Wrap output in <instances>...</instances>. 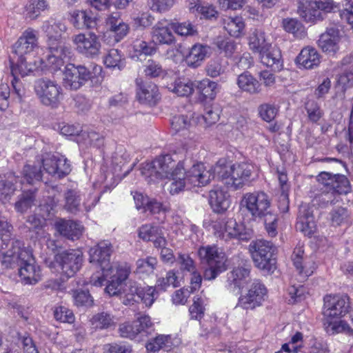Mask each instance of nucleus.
I'll use <instances>...</instances> for the list:
<instances>
[{
  "label": "nucleus",
  "mask_w": 353,
  "mask_h": 353,
  "mask_svg": "<svg viewBox=\"0 0 353 353\" xmlns=\"http://www.w3.org/2000/svg\"><path fill=\"white\" fill-rule=\"evenodd\" d=\"M184 170L183 163H176L169 154L159 157L152 162L143 164L140 169L141 175L148 179V183L168 179L169 182L165 185L172 195L183 191L185 188H190L185 179Z\"/></svg>",
  "instance_id": "1"
},
{
  "label": "nucleus",
  "mask_w": 353,
  "mask_h": 353,
  "mask_svg": "<svg viewBox=\"0 0 353 353\" xmlns=\"http://www.w3.org/2000/svg\"><path fill=\"white\" fill-rule=\"evenodd\" d=\"M21 245L20 241L6 243L3 248L8 250L3 252L1 263L6 268H17L24 284L34 285L41 279V270L30 252L21 248Z\"/></svg>",
  "instance_id": "2"
},
{
  "label": "nucleus",
  "mask_w": 353,
  "mask_h": 353,
  "mask_svg": "<svg viewBox=\"0 0 353 353\" xmlns=\"http://www.w3.org/2000/svg\"><path fill=\"white\" fill-rule=\"evenodd\" d=\"M317 181L323 185L321 194L316 198L322 208L349 201L346 197L351 193V187L345 175L323 172L317 176Z\"/></svg>",
  "instance_id": "3"
},
{
  "label": "nucleus",
  "mask_w": 353,
  "mask_h": 353,
  "mask_svg": "<svg viewBox=\"0 0 353 353\" xmlns=\"http://www.w3.org/2000/svg\"><path fill=\"white\" fill-rule=\"evenodd\" d=\"M253 166L241 162L226 164L225 160H219L214 167L218 179L228 188L237 190L250 181Z\"/></svg>",
  "instance_id": "4"
},
{
  "label": "nucleus",
  "mask_w": 353,
  "mask_h": 353,
  "mask_svg": "<svg viewBox=\"0 0 353 353\" xmlns=\"http://www.w3.org/2000/svg\"><path fill=\"white\" fill-rule=\"evenodd\" d=\"M350 307L347 296L326 295L324 297V311L326 323L335 332H347L353 335V329L345 321L339 320Z\"/></svg>",
  "instance_id": "5"
},
{
  "label": "nucleus",
  "mask_w": 353,
  "mask_h": 353,
  "mask_svg": "<svg viewBox=\"0 0 353 353\" xmlns=\"http://www.w3.org/2000/svg\"><path fill=\"white\" fill-rule=\"evenodd\" d=\"M198 255L201 263L208 266L203 272L205 280H214L228 269V257L225 253L216 245L200 247Z\"/></svg>",
  "instance_id": "6"
},
{
  "label": "nucleus",
  "mask_w": 353,
  "mask_h": 353,
  "mask_svg": "<svg viewBox=\"0 0 353 353\" xmlns=\"http://www.w3.org/2000/svg\"><path fill=\"white\" fill-rule=\"evenodd\" d=\"M249 250L255 266L267 272L272 273L276 269V259L273 257L276 248L273 243L263 239L252 241Z\"/></svg>",
  "instance_id": "7"
},
{
  "label": "nucleus",
  "mask_w": 353,
  "mask_h": 353,
  "mask_svg": "<svg viewBox=\"0 0 353 353\" xmlns=\"http://www.w3.org/2000/svg\"><path fill=\"white\" fill-rule=\"evenodd\" d=\"M336 8L332 0H302L299 4L298 13L306 22L314 23L322 20L325 13Z\"/></svg>",
  "instance_id": "8"
},
{
  "label": "nucleus",
  "mask_w": 353,
  "mask_h": 353,
  "mask_svg": "<svg viewBox=\"0 0 353 353\" xmlns=\"http://www.w3.org/2000/svg\"><path fill=\"white\" fill-rule=\"evenodd\" d=\"M241 203L255 220L263 218L272 211L270 196L263 191H254L245 194Z\"/></svg>",
  "instance_id": "9"
},
{
  "label": "nucleus",
  "mask_w": 353,
  "mask_h": 353,
  "mask_svg": "<svg viewBox=\"0 0 353 353\" xmlns=\"http://www.w3.org/2000/svg\"><path fill=\"white\" fill-rule=\"evenodd\" d=\"M216 234L225 241L231 239H237L247 241L252 237V230L246 228L244 225L238 223L233 219H222L214 225Z\"/></svg>",
  "instance_id": "10"
},
{
  "label": "nucleus",
  "mask_w": 353,
  "mask_h": 353,
  "mask_svg": "<svg viewBox=\"0 0 353 353\" xmlns=\"http://www.w3.org/2000/svg\"><path fill=\"white\" fill-rule=\"evenodd\" d=\"M34 90L40 102L52 108L58 107L61 97V88L54 81L47 78L36 81Z\"/></svg>",
  "instance_id": "11"
},
{
  "label": "nucleus",
  "mask_w": 353,
  "mask_h": 353,
  "mask_svg": "<svg viewBox=\"0 0 353 353\" xmlns=\"http://www.w3.org/2000/svg\"><path fill=\"white\" fill-rule=\"evenodd\" d=\"M105 26L107 30L103 34V40L110 46H114L123 40L130 29L119 12L109 14L105 19Z\"/></svg>",
  "instance_id": "12"
},
{
  "label": "nucleus",
  "mask_w": 353,
  "mask_h": 353,
  "mask_svg": "<svg viewBox=\"0 0 353 353\" xmlns=\"http://www.w3.org/2000/svg\"><path fill=\"white\" fill-rule=\"evenodd\" d=\"M54 263L61 269L62 273L67 277L73 276L81 268L83 253L79 250H69L58 253L54 256ZM53 262L49 265L52 267Z\"/></svg>",
  "instance_id": "13"
},
{
  "label": "nucleus",
  "mask_w": 353,
  "mask_h": 353,
  "mask_svg": "<svg viewBox=\"0 0 353 353\" xmlns=\"http://www.w3.org/2000/svg\"><path fill=\"white\" fill-rule=\"evenodd\" d=\"M92 77L90 70L84 65L68 64L63 72V85L66 89L77 90Z\"/></svg>",
  "instance_id": "14"
},
{
  "label": "nucleus",
  "mask_w": 353,
  "mask_h": 353,
  "mask_svg": "<svg viewBox=\"0 0 353 353\" xmlns=\"http://www.w3.org/2000/svg\"><path fill=\"white\" fill-rule=\"evenodd\" d=\"M12 80L11 85L12 92H14L18 98L21 99L24 94L23 88L20 82L19 76L24 77L32 72L34 70V65L28 63L25 57L12 55L10 57Z\"/></svg>",
  "instance_id": "15"
},
{
  "label": "nucleus",
  "mask_w": 353,
  "mask_h": 353,
  "mask_svg": "<svg viewBox=\"0 0 353 353\" xmlns=\"http://www.w3.org/2000/svg\"><path fill=\"white\" fill-rule=\"evenodd\" d=\"M267 290L265 285L259 280H255L245 295L239 297L237 306L245 310H254L261 305L266 295Z\"/></svg>",
  "instance_id": "16"
},
{
  "label": "nucleus",
  "mask_w": 353,
  "mask_h": 353,
  "mask_svg": "<svg viewBox=\"0 0 353 353\" xmlns=\"http://www.w3.org/2000/svg\"><path fill=\"white\" fill-rule=\"evenodd\" d=\"M77 50L87 57L93 58L99 54L101 43L94 33L78 34L72 37Z\"/></svg>",
  "instance_id": "17"
},
{
  "label": "nucleus",
  "mask_w": 353,
  "mask_h": 353,
  "mask_svg": "<svg viewBox=\"0 0 353 353\" xmlns=\"http://www.w3.org/2000/svg\"><path fill=\"white\" fill-rule=\"evenodd\" d=\"M238 265L228 274L229 288L235 291L243 288L250 280L251 265L246 259L236 257Z\"/></svg>",
  "instance_id": "18"
},
{
  "label": "nucleus",
  "mask_w": 353,
  "mask_h": 353,
  "mask_svg": "<svg viewBox=\"0 0 353 353\" xmlns=\"http://www.w3.org/2000/svg\"><path fill=\"white\" fill-rule=\"evenodd\" d=\"M112 252V245L108 241H102L91 248L89 251L90 262L98 265L103 274L112 270L110 264V256Z\"/></svg>",
  "instance_id": "19"
},
{
  "label": "nucleus",
  "mask_w": 353,
  "mask_h": 353,
  "mask_svg": "<svg viewBox=\"0 0 353 353\" xmlns=\"http://www.w3.org/2000/svg\"><path fill=\"white\" fill-rule=\"evenodd\" d=\"M37 48H38L37 32L32 28H28L13 46L12 55L25 57Z\"/></svg>",
  "instance_id": "20"
},
{
  "label": "nucleus",
  "mask_w": 353,
  "mask_h": 353,
  "mask_svg": "<svg viewBox=\"0 0 353 353\" xmlns=\"http://www.w3.org/2000/svg\"><path fill=\"white\" fill-rule=\"evenodd\" d=\"M216 174L212 173L210 170H207L201 163L193 165L192 167L185 172V179L190 188L194 186H204L207 185Z\"/></svg>",
  "instance_id": "21"
},
{
  "label": "nucleus",
  "mask_w": 353,
  "mask_h": 353,
  "mask_svg": "<svg viewBox=\"0 0 353 353\" xmlns=\"http://www.w3.org/2000/svg\"><path fill=\"white\" fill-rule=\"evenodd\" d=\"M312 208L308 204H301L299 208L296 229L305 236H310L316 230Z\"/></svg>",
  "instance_id": "22"
},
{
  "label": "nucleus",
  "mask_w": 353,
  "mask_h": 353,
  "mask_svg": "<svg viewBox=\"0 0 353 353\" xmlns=\"http://www.w3.org/2000/svg\"><path fill=\"white\" fill-rule=\"evenodd\" d=\"M49 54L46 56V66L56 71L64 64V59L70 53V48L63 43H50L48 46Z\"/></svg>",
  "instance_id": "23"
},
{
  "label": "nucleus",
  "mask_w": 353,
  "mask_h": 353,
  "mask_svg": "<svg viewBox=\"0 0 353 353\" xmlns=\"http://www.w3.org/2000/svg\"><path fill=\"white\" fill-rule=\"evenodd\" d=\"M168 25L167 20L162 19L152 28L150 36L154 45L171 46L175 43V37Z\"/></svg>",
  "instance_id": "24"
},
{
  "label": "nucleus",
  "mask_w": 353,
  "mask_h": 353,
  "mask_svg": "<svg viewBox=\"0 0 353 353\" xmlns=\"http://www.w3.org/2000/svg\"><path fill=\"white\" fill-rule=\"evenodd\" d=\"M137 97L144 104L154 105L161 99L158 87L150 82H143L142 79L136 80Z\"/></svg>",
  "instance_id": "25"
},
{
  "label": "nucleus",
  "mask_w": 353,
  "mask_h": 353,
  "mask_svg": "<svg viewBox=\"0 0 353 353\" xmlns=\"http://www.w3.org/2000/svg\"><path fill=\"white\" fill-rule=\"evenodd\" d=\"M292 260L299 275L303 279L310 276L315 270L314 261L304 256V250L301 246L294 248Z\"/></svg>",
  "instance_id": "26"
},
{
  "label": "nucleus",
  "mask_w": 353,
  "mask_h": 353,
  "mask_svg": "<svg viewBox=\"0 0 353 353\" xmlns=\"http://www.w3.org/2000/svg\"><path fill=\"white\" fill-rule=\"evenodd\" d=\"M339 30L336 28L332 27L327 28V30L321 34L318 40V46L323 52L334 54L339 49Z\"/></svg>",
  "instance_id": "27"
},
{
  "label": "nucleus",
  "mask_w": 353,
  "mask_h": 353,
  "mask_svg": "<svg viewBox=\"0 0 353 353\" xmlns=\"http://www.w3.org/2000/svg\"><path fill=\"white\" fill-rule=\"evenodd\" d=\"M139 236L143 241H152L154 247H163L167 243L162 230L157 225H142L139 230Z\"/></svg>",
  "instance_id": "28"
},
{
  "label": "nucleus",
  "mask_w": 353,
  "mask_h": 353,
  "mask_svg": "<svg viewBox=\"0 0 353 353\" xmlns=\"http://www.w3.org/2000/svg\"><path fill=\"white\" fill-rule=\"evenodd\" d=\"M54 228L61 235L71 240L79 239L83 228L79 222L65 219L57 221Z\"/></svg>",
  "instance_id": "29"
},
{
  "label": "nucleus",
  "mask_w": 353,
  "mask_h": 353,
  "mask_svg": "<svg viewBox=\"0 0 353 353\" xmlns=\"http://www.w3.org/2000/svg\"><path fill=\"white\" fill-rule=\"evenodd\" d=\"M209 203L214 212L223 213L230 205L229 194L219 188H216L209 192Z\"/></svg>",
  "instance_id": "30"
},
{
  "label": "nucleus",
  "mask_w": 353,
  "mask_h": 353,
  "mask_svg": "<svg viewBox=\"0 0 353 353\" xmlns=\"http://www.w3.org/2000/svg\"><path fill=\"white\" fill-rule=\"evenodd\" d=\"M296 63L305 69H312L321 63V56L314 48L307 46L301 50Z\"/></svg>",
  "instance_id": "31"
},
{
  "label": "nucleus",
  "mask_w": 353,
  "mask_h": 353,
  "mask_svg": "<svg viewBox=\"0 0 353 353\" xmlns=\"http://www.w3.org/2000/svg\"><path fill=\"white\" fill-rule=\"evenodd\" d=\"M41 29L48 37V45L50 43H63L60 39L62 33L66 30V26L63 23L53 19L48 20L43 23Z\"/></svg>",
  "instance_id": "32"
},
{
  "label": "nucleus",
  "mask_w": 353,
  "mask_h": 353,
  "mask_svg": "<svg viewBox=\"0 0 353 353\" xmlns=\"http://www.w3.org/2000/svg\"><path fill=\"white\" fill-rule=\"evenodd\" d=\"M259 54L261 63L268 67L272 68L273 70L280 71L283 68L281 53L279 49L272 48L270 46Z\"/></svg>",
  "instance_id": "33"
},
{
  "label": "nucleus",
  "mask_w": 353,
  "mask_h": 353,
  "mask_svg": "<svg viewBox=\"0 0 353 353\" xmlns=\"http://www.w3.org/2000/svg\"><path fill=\"white\" fill-rule=\"evenodd\" d=\"M236 84L241 91L251 94H258L261 91L260 83L248 72H244L238 76Z\"/></svg>",
  "instance_id": "34"
},
{
  "label": "nucleus",
  "mask_w": 353,
  "mask_h": 353,
  "mask_svg": "<svg viewBox=\"0 0 353 353\" xmlns=\"http://www.w3.org/2000/svg\"><path fill=\"white\" fill-rule=\"evenodd\" d=\"M248 43L250 49L258 54L270 47V44L266 41L264 32L259 29L250 31Z\"/></svg>",
  "instance_id": "35"
},
{
  "label": "nucleus",
  "mask_w": 353,
  "mask_h": 353,
  "mask_svg": "<svg viewBox=\"0 0 353 353\" xmlns=\"http://www.w3.org/2000/svg\"><path fill=\"white\" fill-rule=\"evenodd\" d=\"M353 86V68H350L339 74L336 79V89L338 90L336 93V97L341 99H345V92L347 89Z\"/></svg>",
  "instance_id": "36"
},
{
  "label": "nucleus",
  "mask_w": 353,
  "mask_h": 353,
  "mask_svg": "<svg viewBox=\"0 0 353 353\" xmlns=\"http://www.w3.org/2000/svg\"><path fill=\"white\" fill-rule=\"evenodd\" d=\"M91 324L95 330H107L114 327L116 325L114 316L107 312L96 314L90 320Z\"/></svg>",
  "instance_id": "37"
},
{
  "label": "nucleus",
  "mask_w": 353,
  "mask_h": 353,
  "mask_svg": "<svg viewBox=\"0 0 353 353\" xmlns=\"http://www.w3.org/2000/svg\"><path fill=\"white\" fill-rule=\"evenodd\" d=\"M195 86L205 99H209L210 100L214 99L219 91L218 83L208 79L198 81Z\"/></svg>",
  "instance_id": "38"
},
{
  "label": "nucleus",
  "mask_w": 353,
  "mask_h": 353,
  "mask_svg": "<svg viewBox=\"0 0 353 353\" xmlns=\"http://www.w3.org/2000/svg\"><path fill=\"white\" fill-rule=\"evenodd\" d=\"M208 46L202 44L194 45L189 54L186 57V61L190 66L197 67L205 59L208 53Z\"/></svg>",
  "instance_id": "39"
},
{
  "label": "nucleus",
  "mask_w": 353,
  "mask_h": 353,
  "mask_svg": "<svg viewBox=\"0 0 353 353\" xmlns=\"http://www.w3.org/2000/svg\"><path fill=\"white\" fill-rule=\"evenodd\" d=\"M172 345L170 335L159 334L149 341L145 345L147 351L155 353L161 349H170Z\"/></svg>",
  "instance_id": "40"
},
{
  "label": "nucleus",
  "mask_w": 353,
  "mask_h": 353,
  "mask_svg": "<svg viewBox=\"0 0 353 353\" xmlns=\"http://www.w3.org/2000/svg\"><path fill=\"white\" fill-rule=\"evenodd\" d=\"M194 84L190 81L185 79H176L174 83L167 85V88L171 92L176 94L179 97H188L190 95L194 90Z\"/></svg>",
  "instance_id": "41"
},
{
  "label": "nucleus",
  "mask_w": 353,
  "mask_h": 353,
  "mask_svg": "<svg viewBox=\"0 0 353 353\" xmlns=\"http://www.w3.org/2000/svg\"><path fill=\"white\" fill-rule=\"evenodd\" d=\"M36 192L37 190L35 188L23 191L19 196V199L14 204L15 210L19 212L24 213L30 208L34 205Z\"/></svg>",
  "instance_id": "42"
},
{
  "label": "nucleus",
  "mask_w": 353,
  "mask_h": 353,
  "mask_svg": "<svg viewBox=\"0 0 353 353\" xmlns=\"http://www.w3.org/2000/svg\"><path fill=\"white\" fill-rule=\"evenodd\" d=\"M64 208L67 211L74 214L79 211L81 198L79 191L68 189L64 193Z\"/></svg>",
  "instance_id": "43"
},
{
  "label": "nucleus",
  "mask_w": 353,
  "mask_h": 353,
  "mask_svg": "<svg viewBox=\"0 0 353 353\" xmlns=\"http://www.w3.org/2000/svg\"><path fill=\"white\" fill-rule=\"evenodd\" d=\"M223 25L228 34L234 37H239L244 28V23L239 17L223 19Z\"/></svg>",
  "instance_id": "44"
},
{
  "label": "nucleus",
  "mask_w": 353,
  "mask_h": 353,
  "mask_svg": "<svg viewBox=\"0 0 353 353\" xmlns=\"http://www.w3.org/2000/svg\"><path fill=\"white\" fill-rule=\"evenodd\" d=\"M278 179L281 191V195L279 196V208H281L283 212H285L288 210L289 203V185L288 183V179L286 173L278 171Z\"/></svg>",
  "instance_id": "45"
},
{
  "label": "nucleus",
  "mask_w": 353,
  "mask_h": 353,
  "mask_svg": "<svg viewBox=\"0 0 353 353\" xmlns=\"http://www.w3.org/2000/svg\"><path fill=\"white\" fill-rule=\"evenodd\" d=\"M104 63L108 68L122 70L125 66L123 54L117 49H111L104 59Z\"/></svg>",
  "instance_id": "46"
},
{
  "label": "nucleus",
  "mask_w": 353,
  "mask_h": 353,
  "mask_svg": "<svg viewBox=\"0 0 353 353\" xmlns=\"http://www.w3.org/2000/svg\"><path fill=\"white\" fill-rule=\"evenodd\" d=\"M350 219V213L345 208H334L330 212V219L333 226L348 225Z\"/></svg>",
  "instance_id": "47"
},
{
  "label": "nucleus",
  "mask_w": 353,
  "mask_h": 353,
  "mask_svg": "<svg viewBox=\"0 0 353 353\" xmlns=\"http://www.w3.org/2000/svg\"><path fill=\"white\" fill-rule=\"evenodd\" d=\"M42 178V171L39 165H26L23 169V181L28 184L39 182Z\"/></svg>",
  "instance_id": "48"
},
{
  "label": "nucleus",
  "mask_w": 353,
  "mask_h": 353,
  "mask_svg": "<svg viewBox=\"0 0 353 353\" xmlns=\"http://www.w3.org/2000/svg\"><path fill=\"white\" fill-rule=\"evenodd\" d=\"M305 109L309 121L312 123H317L324 115V112L321 105L314 99H310L305 102Z\"/></svg>",
  "instance_id": "49"
},
{
  "label": "nucleus",
  "mask_w": 353,
  "mask_h": 353,
  "mask_svg": "<svg viewBox=\"0 0 353 353\" xmlns=\"http://www.w3.org/2000/svg\"><path fill=\"white\" fill-rule=\"evenodd\" d=\"M259 117L264 121L272 122L278 114V108L274 103H264L257 108Z\"/></svg>",
  "instance_id": "50"
},
{
  "label": "nucleus",
  "mask_w": 353,
  "mask_h": 353,
  "mask_svg": "<svg viewBox=\"0 0 353 353\" xmlns=\"http://www.w3.org/2000/svg\"><path fill=\"white\" fill-rule=\"evenodd\" d=\"M74 303L77 307H92L94 304V299L88 291L77 290L72 291Z\"/></svg>",
  "instance_id": "51"
},
{
  "label": "nucleus",
  "mask_w": 353,
  "mask_h": 353,
  "mask_svg": "<svg viewBox=\"0 0 353 353\" xmlns=\"http://www.w3.org/2000/svg\"><path fill=\"white\" fill-rule=\"evenodd\" d=\"M59 156L51 153H46L42 157V164L47 173L54 176L57 171L56 167L59 164Z\"/></svg>",
  "instance_id": "52"
},
{
  "label": "nucleus",
  "mask_w": 353,
  "mask_h": 353,
  "mask_svg": "<svg viewBox=\"0 0 353 353\" xmlns=\"http://www.w3.org/2000/svg\"><path fill=\"white\" fill-rule=\"evenodd\" d=\"M157 296L158 293L155 288L146 286L141 288L138 299L149 307L153 304Z\"/></svg>",
  "instance_id": "53"
},
{
  "label": "nucleus",
  "mask_w": 353,
  "mask_h": 353,
  "mask_svg": "<svg viewBox=\"0 0 353 353\" xmlns=\"http://www.w3.org/2000/svg\"><path fill=\"white\" fill-rule=\"evenodd\" d=\"M157 263V259L151 256L139 259L137 261V271L139 273L150 274L153 273Z\"/></svg>",
  "instance_id": "54"
},
{
  "label": "nucleus",
  "mask_w": 353,
  "mask_h": 353,
  "mask_svg": "<svg viewBox=\"0 0 353 353\" xmlns=\"http://www.w3.org/2000/svg\"><path fill=\"white\" fill-rule=\"evenodd\" d=\"M282 26L284 30L293 34L296 37H299L303 32V26L301 23L296 19L285 18L283 19Z\"/></svg>",
  "instance_id": "55"
},
{
  "label": "nucleus",
  "mask_w": 353,
  "mask_h": 353,
  "mask_svg": "<svg viewBox=\"0 0 353 353\" xmlns=\"http://www.w3.org/2000/svg\"><path fill=\"white\" fill-rule=\"evenodd\" d=\"M265 224L267 232L270 236H275L277 234L278 215L272 211L269 212L263 218H260Z\"/></svg>",
  "instance_id": "56"
},
{
  "label": "nucleus",
  "mask_w": 353,
  "mask_h": 353,
  "mask_svg": "<svg viewBox=\"0 0 353 353\" xmlns=\"http://www.w3.org/2000/svg\"><path fill=\"white\" fill-rule=\"evenodd\" d=\"M144 73L146 77L156 78L163 76L165 74V70L158 61L149 59L145 65Z\"/></svg>",
  "instance_id": "57"
},
{
  "label": "nucleus",
  "mask_w": 353,
  "mask_h": 353,
  "mask_svg": "<svg viewBox=\"0 0 353 353\" xmlns=\"http://www.w3.org/2000/svg\"><path fill=\"white\" fill-rule=\"evenodd\" d=\"M54 316L57 321L68 323H72L75 319L72 311L63 305L54 308Z\"/></svg>",
  "instance_id": "58"
},
{
  "label": "nucleus",
  "mask_w": 353,
  "mask_h": 353,
  "mask_svg": "<svg viewBox=\"0 0 353 353\" xmlns=\"http://www.w3.org/2000/svg\"><path fill=\"white\" fill-rule=\"evenodd\" d=\"M48 7L46 0H30L27 6V12L30 18L37 17L41 11L45 10Z\"/></svg>",
  "instance_id": "59"
},
{
  "label": "nucleus",
  "mask_w": 353,
  "mask_h": 353,
  "mask_svg": "<svg viewBox=\"0 0 353 353\" xmlns=\"http://www.w3.org/2000/svg\"><path fill=\"white\" fill-rule=\"evenodd\" d=\"M176 261L181 272H194L196 268L194 261L188 254L179 253Z\"/></svg>",
  "instance_id": "60"
},
{
  "label": "nucleus",
  "mask_w": 353,
  "mask_h": 353,
  "mask_svg": "<svg viewBox=\"0 0 353 353\" xmlns=\"http://www.w3.org/2000/svg\"><path fill=\"white\" fill-rule=\"evenodd\" d=\"M191 125V121L188 116L180 114L174 116L171 120V127L176 132L185 131Z\"/></svg>",
  "instance_id": "61"
},
{
  "label": "nucleus",
  "mask_w": 353,
  "mask_h": 353,
  "mask_svg": "<svg viewBox=\"0 0 353 353\" xmlns=\"http://www.w3.org/2000/svg\"><path fill=\"white\" fill-rule=\"evenodd\" d=\"M12 229V226L8 224L5 218H0V235L2 241L1 245V250L2 253L6 252L7 250L3 248L6 246V243L10 241H16L14 239H10V231Z\"/></svg>",
  "instance_id": "62"
},
{
  "label": "nucleus",
  "mask_w": 353,
  "mask_h": 353,
  "mask_svg": "<svg viewBox=\"0 0 353 353\" xmlns=\"http://www.w3.org/2000/svg\"><path fill=\"white\" fill-rule=\"evenodd\" d=\"M157 284L163 290H165L169 286L176 288L179 285L177 276L173 270L168 272L165 277L159 278Z\"/></svg>",
  "instance_id": "63"
},
{
  "label": "nucleus",
  "mask_w": 353,
  "mask_h": 353,
  "mask_svg": "<svg viewBox=\"0 0 353 353\" xmlns=\"http://www.w3.org/2000/svg\"><path fill=\"white\" fill-rule=\"evenodd\" d=\"M139 329L140 327H138L134 322L133 323H125L121 324L119 330L121 337L132 339L140 333Z\"/></svg>",
  "instance_id": "64"
}]
</instances>
